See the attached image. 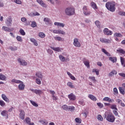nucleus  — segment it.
Instances as JSON below:
<instances>
[{
  "label": "nucleus",
  "mask_w": 125,
  "mask_h": 125,
  "mask_svg": "<svg viewBox=\"0 0 125 125\" xmlns=\"http://www.w3.org/2000/svg\"><path fill=\"white\" fill-rule=\"evenodd\" d=\"M19 85L18 86V88L19 90H24L25 89V84H24V82L21 81L19 83Z\"/></svg>",
  "instance_id": "ddd939ff"
},
{
  "label": "nucleus",
  "mask_w": 125,
  "mask_h": 125,
  "mask_svg": "<svg viewBox=\"0 0 125 125\" xmlns=\"http://www.w3.org/2000/svg\"><path fill=\"white\" fill-rule=\"evenodd\" d=\"M117 71L113 70L108 74V77H111L114 76V75H117Z\"/></svg>",
  "instance_id": "cd10ccee"
},
{
  "label": "nucleus",
  "mask_w": 125,
  "mask_h": 125,
  "mask_svg": "<svg viewBox=\"0 0 125 125\" xmlns=\"http://www.w3.org/2000/svg\"><path fill=\"white\" fill-rule=\"evenodd\" d=\"M31 15V16H32V17H34V16H39L40 15V13L37 12H32L30 14Z\"/></svg>",
  "instance_id": "79ce46f5"
},
{
  "label": "nucleus",
  "mask_w": 125,
  "mask_h": 125,
  "mask_svg": "<svg viewBox=\"0 0 125 125\" xmlns=\"http://www.w3.org/2000/svg\"><path fill=\"white\" fill-rule=\"evenodd\" d=\"M88 98H90V99H91V100H92L93 101H96V100H97V99L96 98V97H95V96H94L93 95L91 94H89L88 96Z\"/></svg>",
  "instance_id": "a878e982"
},
{
  "label": "nucleus",
  "mask_w": 125,
  "mask_h": 125,
  "mask_svg": "<svg viewBox=\"0 0 125 125\" xmlns=\"http://www.w3.org/2000/svg\"><path fill=\"white\" fill-rule=\"evenodd\" d=\"M50 48L51 49H53V50H54L55 51H57V52H60L61 51V48L60 47H50Z\"/></svg>",
  "instance_id": "c756f323"
},
{
  "label": "nucleus",
  "mask_w": 125,
  "mask_h": 125,
  "mask_svg": "<svg viewBox=\"0 0 125 125\" xmlns=\"http://www.w3.org/2000/svg\"><path fill=\"white\" fill-rule=\"evenodd\" d=\"M75 122H76V123H77L78 124H81L82 123V119H81V118H76L75 119Z\"/></svg>",
  "instance_id": "09e8293b"
},
{
  "label": "nucleus",
  "mask_w": 125,
  "mask_h": 125,
  "mask_svg": "<svg viewBox=\"0 0 125 125\" xmlns=\"http://www.w3.org/2000/svg\"><path fill=\"white\" fill-rule=\"evenodd\" d=\"M98 120L99 121H101V122L103 121V117H102V116H101V115H98Z\"/></svg>",
  "instance_id": "bf43d9fd"
},
{
  "label": "nucleus",
  "mask_w": 125,
  "mask_h": 125,
  "mask_svg": "<svg viewBox=\"0 0 125 125\" xmlns=\"http://www.w3.org/2000/svg\"><path fill=\"white\" fill-rule=\"evenodd\" d=\"M92 73H96L97 76H98V75H99V70L97 69H93L92 70Z\"/></svg>",
  "instance_id": "49530a36"
},
{
  "label": "nucleus",
  "mask_w": 125,
  "mask_h": 125,
  "mask_svg": "<svg viewBox=\"0 0 125 125\" xmlns=\"http://www.w3.org/2000/svg\"><path fill=\"white\" fill-rule=\"evenodd\" d=\"M116 3L115 2L108 1L105 4V7L107 10L111 11V12H115L116 10Z\"/></svg>",
  "instance_id": "f257e3e1"
},
{
  "label": "nucleus",
  "mask_w": 125,
  "mask_h": 125,
  "mask_svg": "<svg viewBox=\"0 0 125 125\" xmlns=\"http://www.w3.org/2000/svg\"><path fill=\"white\" fill-rule=\"evenodd\" d=\"M105 118L106 121L109 123H114L115 120H116L115 116L113 115V113L111 112H107L105 116Z\"/></svg>",
  "instance_id": "7ed1b4c3"
},
{
  "label": "nucleus",
  "mask_w": 125,
  "mask_h": 125,
  "mask_svg": "<svg viewBox=\"0 0 125 125\" xmlns=\"http://www.w3.org/2000/svg\"><path fill=\"white\" fill-rule=\"evenodd\" d=\"M67 74L71 80H72L73 81H76V77H75V76H74L73 75H72V74H71V73H70V72H67Z\"/></svg>",
  "instance_id": "c85d7f7f"
},
{
  "label": "nucleus",
  "mask_w": 125,
  "mask_h": 125,
  "mask_svg": "<svg viewBox=\"0 0 125 125\" xmlns=\"http://www.w3.org/2000/svg\"><path fill=\"white\" fill-rule=\"evenodd\" d=\"M60 60L62 61V62H65L66 61V58L64 56H63L62 55H60L59 56Z\"/></svg>",
  "instance_id": "4c0bfd02"
},
{
  "label": "nucleus",
  "mask_w": 125,
  "mask_h": 125,
  "mask_svg": "<svg viewBox=\"0 0 125 125\" xmlns=\"http://www.w3.org/2000/svg\"><path fill=\"white\" fill-rule=\"evenodd\" d=\"M54 25L55 26H59V27H62V28L65 26V24L63 23L59 22H55Z\"/></svg>",
  "instance_id": "5701e85b"
},
{
  "label": "nucleus",
  "mask_w": 125,
  "mask_h": 125,
  "mask_svg": "<svg viewBox=\"0 0 125 125\" xmlns=\"http://www.w3.org/2000/svg\"><path fill=\"white\" fill-rule=\"evenodd\" d=\"M12 18L9 17L5 21V24L7 27H10L12 25Z\"/></svg>",
  "instance_id": "0eeeda50"
},
{
  "label": "nucleus",
  "mask_w": 125,
  "mask_h": 125,
  "mask_svg": "<svg viewBox=\"0 0 125 125\" xmlns=\"http://www.w3.org/2000/svg\"><path fill=\"white\" fill-rule=\"evenodd\" d=\"M30 91H32L34 93H36V94H38V95H41V94H42V91L39 89L34 90L33 89H30Z\"/></svg>",
  "instance_id": "f8f14e48"
},
{
  "label": "nucleus",
  "mask_w": 125,
  "mask_h": 125,
  "mask_svg": "<svg viewBox=\"0 0 125 125\" xmlns=\"http://www.w3.org/2000/svg\"><path fill=\"white\" fill-rule=\"evenodd\" d=\"M43 21L46 25H50V24H51V21L48 18H44Z\"/></svg>",
  "instance_id": "412c9836"
},
{
  "label": "nucleus",
  "mask_w": 125,
  "mask_h": 125,
  "mask_svg": "<svg viewBox=\"0 0 125 125\" xmlns=\"http://www.w3.org/2000/svg\"><path fill=\"white\" fill-rule=\"evenodd\" d=\"M12 83H21V81L20 80H17L16 79H13L11 81Z\"/></svg>",
  "instance_id": "de8ad7c7"
},
{
  "label": "nucleus",
  "mask_w": 125,
  "mask_h": 125,
  "mask_svg": "<svg viewBox=\"0 0 125 125\" xmlns=\"http://www.w3.org/2000/svg\"><path fill=\"white\" fill-rule=\"evenodd\" d=\"M104 34L106 36H112V35H113V32L111 30H109V29L105 28L104 29Z\"/></svg>",
  "instance_id": "6e6552de"
},
{
  "label": "nucleus",
  "mask_w": 125,
  "mask_h": 125,
  "mask_svg": "<svg viewBox=\"0 0 125 125\" xmlns=\"http://www.w3.org/2000/svg\"><path fill=\"white\" fill-rule=\"evenodd\" d=\"M63 110L65 111H70V112H73L75 110V106H69L66 104H64L62 106Z\"/></svg>",
  "instance_id": "20e7f679"
},
{
  "label": "nucleus",
  "mask_w": 125,
  "mask_h": 125,
  "mask_svg": "<svg viewBox=\"0 0 125 125\" xmlns=\"http://www.w3.org/2000/svg\"><path fill=\"white\" fill-rule=\"evenodd\" d=\"M30 42H33V44H34V45H35L36 46H38V42L37 41V40H36V39H34V38H31L30 39Z\"/></svg>",
  "instance_id": "393cba45"
},
{
  "label": "nucleus",
  "mask_w": 125,
  "mask_h": 125,
  "mask_svg": "<svg viewBox=\"0 0 125 125\" xmlns=\"http://www.w3.org/2000/svg\"><path fill=\"white\" fill-rule=\"evenodd\" d=\"M21 22H23V23H25V26H29L30 25V21H28V20L26 19V18H21Z\"/></svg>",
  "instance_id": "a211bd4d"
},
{
  "label": "nucleus",
  "mask_w": 125,
  "mask_h": 125,
  "mask_svg": "<svg viewBox=\"0 0 125 125\" xmlns=\"http://www.w3.org/2000/svg\"><path fill=\"white\" fill-rule=\"evenodd\" d=\"M95 24L98 27V28H99L100 27V22L99 21H95Z\"/></svg>",
  "instance_id": "0e129e2a"
},
{
  "label": "nucleus",
  "mask_w": 125,
  "mask_h": 125,
  "mask_svg": "<svg viewBox=\"0 0 125 125\" xmlns=\"http://www.w3.org/2000/svg\"><path fill=\"white\" fill-rule=\"evenodd\" d=\"M119 91L121 94H123V95H125V88L122 87H119Z\"/></svg>",
  "instance_id": "72a5a7b5"
},
{
  "label": "nucleus",
  "mask_w": 125,
  "mask_h": 125,
  "mask_svg": "<svg viewBox=\"0 0 125 125\" xmlns=\"http://www.w3.org/2000/svg\"><path fill=\"white\" fill-rule=\"evenodd\" d=\"M119 76L122 77V78H125V73H119Z\"/></svg>",
  "instance_id": "774afa93"
},
{
  "label": "nucleus",
  "mask_w": 125,
  "mask_h": 125,
  "mask_svg": "<svg viewBox=\"0 0 125 125\" xmlns=\"http://www.w3.org/2000/svg\"><path fill=\"white\" fill-rule=\"evenodd\" d=\"M18 61L19 63H20V65L21 66H27L28 65V63L26 62V61L21 58H18Z\"/></svg>",
  "instance_id": "1a4fd4ad"
},
{
  "label": "nucleus",
  "mask_w": 125,
  "mask_h": 125,
  "mask_svg": "<svg viewBox=\"0 0 125 125\" xmlns=\"http://www.w3.org/2000/svg\"><path fill=\"white\" fill-rule=\"evenodd\" d=\"M89 80H91L92 82H96V79H95V77L93 76L89 77Z\"/></svg>",
  "instance_id": "e2e57ef3"
},
{
  "label": "nucleus",
  "mask_w": 125,
  "mask_h": 125,
  "mask_svg": "<svg viewBox=\"0 0 125 125\" xmlns=\"http://www.w3.org/2000/svg\"><path fill=\"white\" fill-rule=\"evenodd\" d=\"M109 60L113 62V63H116L117 62V57H109Z\"/></svg>",
  "instance_id": "2f4dec72"
},
{
  "label": "nucleus",
  "mask_w": 125,
  "mask_h": 125,
  "mask_svg": "<svg viewBox=\"0 0 125 125\" xmlns=\"http://www.w3.org/2000/svg\"><path fill=\"white\" fill-rule=\"evenodd\" d=\"M17 40L18 42H23V40H22V37H21L20 36H18L17 37Z\"/></svg>",
  "instance_id": "603ef678"
},
{
  "label": "nucleus",
  "mask_w": 125,
  "mask_h": 125,
  "mask_svg": "<svg viewBox=\"0 0 125 125\" xmlns=\"http://www.w3.org/2000/svg\"><path fill=\"white\" fill-rule=\"evenodd\" d=\"M113 94L114 95H118L119 92H118V89L116 87L113 88Z\"/></svg>",
  "instance_id": "a18cd8bd"
},
{
  "label": "nucleus",
  "mask_w": 125,
  "mask_h": 125,
  "mask_svg": "<svg viewBox=\"0 0 125 125\" xmlns=\"http://www.w3.org/2000/svg\"><path fill=\"white\" fill-rule=\"evenodd\" d=\"M30 103L32 104L33 106H34V107H39V104L36 103V102L35 101H30Z\"/></svg>",
  "instance_id": "c03bdc74"
},
{
  "label": "nucleus",
  "mask_w": 125,
  "mask_h": 125,
  "mask_svg": "<svg viewBox=\"0 0 125 125\" xmlns=\"http://www.w3.org/2000/svg\"><path fill=\"white\" fill-rule=\"evenodd\" d=\"M20 33L21 35V36H25V35H26V33L22 29H21L20 30Z\"/></svg>",
  "instance_id": "8fccbe9b"
},
{
  "label": "nucleus",
  "mask_w": 125,
  "mask_h": 125,
  "mask_svg": "<svg viewBox=\"0 0 125 125\" xmlns=\"http://www.w3.org/2000/svg\"><path fill=\"white\" fill-rule=\"evenodd\" d=\"M18 47L16 46H14V47H10V49H11V50H12V51H15V50H17L18 49Z\"/></svg>",
  "instance_id": "13d9d810"
},
{
  "label": "nucleus",
  "mask_w": 125,
  "mask_h": 125,
  "mask_svg": "<svg viewBox=\"0 0 125 125\" xmlns=\"http://www.w3.org/2000/svg\"><path fill=\"white\" fill-rule=\"evenodd\" d=\"M97 105L101 109V108H103L104 107V105H103V104H101V103H98L97 104Z\"/></svg>",
  "instance_id": "4d7b16f0"
},
{
  "label": "nucleus",
  "mask_w": 125,
  "mask_h": 125,
  "mask_svg": "<svg viewBox=\"0 0 125 125\" xmlns=\"http://www.w3.org/2000/svg\"><path fill=\"white\" fill-rule=\"evenodd\" d=\"M64 12L66 15H68V16H72V15H74L75 8L68 7L65 9Z\"/></svg>",
  "instance_id": "f03ea898"
},
{
  "label": "nucleus",
  "mask_w": 125,
  "mask_h": 125,
  "mask_svg": "<svg viewBox=\"0 0 125 125\" xmlns=\"http://www.w3.org/2000/svg\"><path fill=\"white\" fill-rule=\"evenodd\" d=\"M0 106L1 107H4L5 106V103L2 100H0Z\"/></svg>",
  "instance_id": "3c124183"
},
{
  "label": "nucleus",
  "mask_w": 125,
  "mask_h": 125,
  "mask_svg": "<svg viewBox=\"0 0 125 125\" xmlns=\"http://www.w3.org/2000/svg\"><path fill=\"white\" fill-rule=\"evenodd\" d=\"M55 41H58L59 42H64V39L60 37H54Z\"/></svg>",
  "instance_id": "c9c22d12"
},
{
  "label": "nucleus",
  "mask_w": 125,
  "mask_h": 125,
  "mask_svg": "<svg viewBox=\"0 0 125 125\" xmlns=\"http://www.w3.org/2000/svg\"><path fill=\"white\" fill-rule=\"evenodd\" d=\"M14 2L17 3V4H22V1L20 0H15Z\"/></svg>",
  "instance_id": "052dcab7"
},
{
  "label": "nucleus",
  "mask_w": 125,
  "mask_h": 125,
  "mask_svg": "<svg viewBox=\"0 0 125 125\" xmlns=\"http://www.w3.org/2000/svg\"><path fill=\"white\" fill-rule=\"evenodd\" d=\"M68 97L69 99V100H71V101H75L76 100V95H75L73 93H71L68 95Z\"/></svg>",
  "instance_id": "2eb2a0df"
},
{
  "label": "nucleus",
  "mask_w": 125,
  "mask_h": 125,
  "mask_svg": "<svg viewBox=\"0 0 125 125\" xmlns=\"http://www.w3.org/2000/svg\"><path fill=\"white\" fill-rule=\"evenodd\" d=\"M53 33L54 34H59L60 35H65V34L64 31L61 29L54 30H53Z\"/></svg>",
  "instance_id": "4468645a"
},
{
  "label": "nucleus",
  "mask_w": 125,
  "mask_h": 125,
  "mask_svg": "<svg viewBox=\"0 0 125 125\" xmlns=\"http://www.w3.org/2000/svg\"><path fill=\"white\" fill-rule=\"evenodd\" d=\"M36 83L37 84H42V81H41V79L39 78L36 79Z\"/></svg>",
  "instance_id": "6e6d98bb"
},
{
  "label": "nucleus",
  "mask_w": 125,
  "mask_h": 125,
  "mask_svg": "<svg viewBox=\"0 0 125 125\" xmlns=\"http://www.w3.org/2000/svg\"><path fill=\"white\" fill-rule=\"evenodd\" d=\"M39 37L42 39H43V38H45V34L43 32H40L39 33Z\"/></svg>",
  "instance_id": "58836bf2"
},
{
  "label": "nucleus",
  "mask_w": 125,
  "mask_h": 125,
  "mask_svg": "<svg viewBox=\"0 0 125 125\" xmlns=\"http://www.w3.org/2000/svg\"><path fill=\"white\" fill-rule=\"evenodd\" d=\"M113 113L115 115V116H119V113H118V110H113Z\"/></svg>",
  "instance_id": "69168bd1"
},
{
  "label": "nucleus",
  "mask_w": 125,
  "mask_h": 125,
  "mask_svg": "<svg viewBox=\"0 0 125 125\" xmlns=\"http://www.w3.org/2000/svg\"><path fill=\"white\" fill-rule=\"evenodd\" d=\"M116 52H117V53H120V54H125V50L121 48H118V49L116 50Z\"/></svg>",
  "instance_id": "b1692460"
},
{
  "label": "nucleus",
  "mask_w": 125,
  "mask_h": 125,
  "mask_svg": "<svg viewBox=\"0 0 125 125\" xmlns=\"http://www.w3.org/2000/svg\"><path fill=\"white\" fill-rule=\"evenodd\" d=\"M2 30L3 31H4L5 32H8L9 33L10 32H12L13 31H14V28H11L6 27V26H2Z\"/></svg>",
  "instance_id": "9b49d317"
},
{
  "label": "nucleus",
  "mask_w": 125,
  "mask_h": 125,
  "mask_svg": "<svg viewBox=\"0 0 125 125\" xmlns=\"http://www.w3.org/2000/svg\"><path fill=\"white\" fill-rule=\"evenodd\" d=\"M67 85L70 88H75V85H73V83L72 82H68Z\"/></svg>",
  "instance_id": "ea45409f"
},
{
  "label": "nucleus",
  "mask_w": 125,
  "mask_h": 125,
  "mask_svg": "<svg viewBox=\"0 0 125 125\" xmlns=\"http://www.w3.org/2000/svg\"><path fill=\"white\" fill-rule=\"evenodd\" d=\"M1 98L2 99H3V100H4V101L7 102V103H9V99H8V98H7L5 94H2L1 95Z\"/></svg>",
  "instance_id": "6ab92c4d"
},
{
  "label": "nucleus",
  "mask_w": 125,
  "mask_h": 125,
  "mask_svg": "<svg viewBox=\"0 0 125 125\" xmlns=\"http://www.w3.org/2000/svg\"><path fill=\"white\" fill-rule=\"evenodd\" d=\"M25 122H26V124H27V125H29V124H30L31 123V119L29 117H27L25 119Z\"/></svg>",
  "instance_id": "5fc2aeb1"
},
{
  "label": "nucleus",
  "mask_w": 125,
  "mask_h": 125,
  "mask_svg": "<svg viewBox=\"0 0 125 125\" xmlns=\"http://www.w3.org/2000/svg\"><path fill=\"white\" fill-rule=\"evenodd\" d=\"M83 63L85 66H86V67H87L88 69H89V68H90V65H89V61H84Z\"/></svg>",
  "instance_id": "7c9ffc66"
},
{
  "label": "nucleus",
  "mask_w": 125,
  "mask_h": 125,
  "mask_svg": "<svg viewBox=\"0 0 125 125\" xmlns=\"http://www.w3.org/2000/svg\"><path fill=\"white\" fill-rule=\"evenodd\" d=\"M30 26L32 28H36L37 26V22H36V21H32Z\"/></svg>",
  "instance_id": "37998d69"
},
{
  "label": "nucleus",
  "mask_w": 125,
  "mask_h": 125,
  "mask_svg": "<svg viewBox=\"0 0 125 125\" xmlns=\"http://www.w3.org/2000/svg\"><path fill=\"white\" fill-rule=\"evenodd\" d=\"M35 76L38 79H40V80H42V78H43V75H42V72L38 71L36 73Z\"/></svg>",
  "instance_id": "dca6fc26"
},
{
  "label": "nucleus",
  "mask_w": 125,
  "mask_h": 125,
  "mask_svg": "<svg viewBox=\"0 0 125 125\" xmlns=\"http://www.w3.org/2000/svg\"><path fill=\"white\" fill-rule=\"evenodd\" d=\"M119 15H121V16H125V12L123 11H120L119 12Z\"/></svg>",
  "instance_id": "338daca9"
},
{
  "label": "nucleus",
  "mask_w": 125,
  "mask_h": 125,
  "mask_svg": "<svg viewBox=\"0 0 125 125\" xmlns=\"http://www.w3.org/2000/svg\"><path fill=\"white\" fill-rule=\"evenodd\" d=\"M1 115L3 117H7V119H8V114H7V111L6 110H3L1 112Z\"/></svg>",
  "instance_id": "bb28decb"
},
{
  "label": "nucleus",
  "mask_w": 125,
  "mask_h": 125,
  "mask_svg": "<svg viewBox=\"0 0 125 125\" xmlns=\"http://www.w3.org/2000/svg\"><path fill=\"white\" fill-rule=\"evenodd\" d=\"M100 41L103 43H106V44L112 43V39H107L106 38H100Z\"/></svg>",
  "instance_id": "39448f33"
},
{
  "label": "nucleus",
  "mask_w": 125,
  "mask_h": 125,
  "mask_svg": "<svg viewBox=\"0 0 125 125\" xmlns=\"http://www.w3.org/2000/svg\"><path fill=\"white\" fill-rule=\"evenodd\" d=\"M37 2L39 3V4L41 5L43 7H46V4L43 2L42 0H36Z\"/></svg>",
  "instance_id": "4be33fe9"
},
{
  "label": "nucleus",
  "mask_w": 125,
  "mask_h": 125,
  "mask_svg": "<svg viewBox=\"0 0 125 125\" xmlns=\"http://www.w3.org/2000/svg\"><path fill=\"white\" fill-rule=\"evenodd\" d=\"M110 108L112 110H116V111H118V108H117V105L116 104H112L110 106Z\"/></svg>",
  "instance_id": "a19ab883"
},
{
  "label": "nucleus",
  "mask_w": 125,
  "mask_h": 125,
  "mask_svg": "<svg viewBox=\"0 0 125 125\" xmlns=\"http://www.w3.org/2000/svg\"><path fill=\"white\" fill-rule=\"evenodd\" d=\"M83 13L84 15H85V16H88L89 15H90L91 14V12L90 11H88L87 9V6H83Z\"/></svg>",
  "instance_id": "423d86ee"
},
{
  "label": "nucleus",
  "mask_w": 125,
  "mask_h": 125,
  "mask_svg": "<svg viewBox=\"0 0 125 125\" xmlns=\"http://www.w3.org/2000/svg\"><path fill=\"white\" fill-rule=\"evenodd\" d=\"M73 44L76 47H81V43L79 42L78 38H75L74 39Z\"/></svg>",
  "instance_id": "9d476101"
},
{
  "label": "nucleus",
  "mask_w": 125,
  "mask_h": 125,
  "mask_svg": "<svg viewBox=\"0 0 125 125\" xmlns=\"http://www.w3.org/2000/svg\"><path fill=\"white\" fill-rule=\"evenodd\" d=\"M114 36H115V37H117V38H122V37H123V35L121 34V33H115L114 34Z\"/></svg>",
  "instance_id": "864d4df0"
},
{
  "label": "nucleus",
  "mask_w": 125,
  "mask_h": 125,
  "mask_svg": "<svg viewBox=\"0 0 125 125\" xmlns=\"http://www.w3.org/2000/svg\"><path fill=\"white\" fill-rule=\"evenodd\" d=\"M91 6L94 9H97V5H96V3H95L94 2H91Z\"/></svg>",
  "instance_id": "e433bc0d"
},
{
  "label": "nucleus",
  "mask_w": 125,
  "mask_h": 125,
  "mask_svg": "<svg viewBox=\"0 0 125 125\" xmlns=\"http://www.w3.org/2000/svg\"><path fill=\"white\" fill-rule=\"evenodd\" d=\"M102 52L104 53V54H105L106 56H111V54H110L109 52H107L106 49L103 48L102 49Z\"/></svg>",
  "instance_id": "f704fd0d"
},
{
  "label": "nucleus",
  "mask_w": 125,
  "mask_h": 125,
  "mask_svg": "<svg viewBox=\"0 0 125 125\" xmlns=\"http://www.w3.org/2000/svg\"><path fill=\"white\" fill-rule=\"evenodd\" d=\"M104 101H107L109 103H113L115 102V100L113 99H111L108 97H105L103 99Z\"/></svg>",
  "instance_id": "f3484780"
},
{
  "label": "nucleus",
  "mask_w": 125,
  "mask_h": 125,
  "mask_svg": "<svg viewBox=\"0 0 125 125\" xmlns=\"http://www.w3.org/2000/svg\"><path fill=\"white\" fill-rule=\"evenodd\" d=\"M20 118L21 120H24L25 119V111H24V110L21 111Z\"/></svg>",
  "instance_id": "aec40b11"
},
{
  "label": "nucleus",
  "mask_w": 125,
  "mask_h": 125,
  "mask_svg": "<svg viewBox=\"0 0 125 125\" xmlns=\"http://www.w3.org/2000/svg\"><path fill=\"white\" fill-rule=\"evenodd\" d=\"M6 76L2 73H0V80H1V81H6Z\"/></svg>",
  "instance_id": "473e14b6"
},
{
  "label": "nucleus",
  "mask_w": 125,
  "mask_h": 125,
  "mask_svg": "<svg viewBox=\"0 0 125 125\" xmlns=\"http://www.w3.org/2000/svg\"><path fill=\"white\" fill-rule=\"evenodd\" d=\"M40 122L43 125H47V124H48V122H47V121H43L42 120L40 121Z\"/></svg>",
  "instance_id": "680f3d73"
}]
</instances>
